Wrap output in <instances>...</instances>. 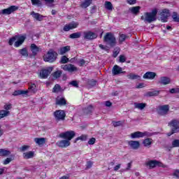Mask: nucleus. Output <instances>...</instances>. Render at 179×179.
<instances>
[{
  "mask_svg": "<svg viewBox=\"0 0 179 179\" xmlns=\"http://www.w3.org/2000/svg\"><path fill=\"white\" fill-rule=\"evenodd\" d=\"M17 40V41H15ZM26 40V35H15L10 38L8 41L9 45H13L14 41V46L17 48L20 47L23 43H24V41Z\"/></svg>",
  "mask_w": 179,
  "mask_h": 179,
  "instance_id": "1",
  "label": "nucleus"
},
{
  "mask_svg": "<svg viewBox=\"0 0 179 179\" xmlns=\"http://www.w3.org/2000/svg\"><path fill=\"white\" fill-rule=\"evenodd\" d=\"M156 16H157V8H154L150 13H145L144 15H142L141 19L144 20V22H148V23H152L156 20Z\"/></svg>",
  "mask_w": 179,
  "mask_h": 179,
  "instance_id": "2",
  "label": "nucleus"
},
{
  "mask_svg": "<svg viewBox=\"0 0 179 179\" xmlns=\"http://www.w3.org/2000/svg\"><path fill=\"white\" fill-rule=\"evenodd\" d=\"M103 41L110 47H115L117 45V39L111 32H107L103 36Z\"/></svg>",
  "mask_w": 179,
  "mask_h": 179,
  "instance_id": "3",
  "label": "nucleus"
},
{
  "mask_svg": "<svg viewBox=\"0 0 179 179\" xmlns=\"http://www.w3.org/2000/svg\"><path fill=\"white\" fill-rule=\"evenodd\" d=\"M57 57L58 53H57V52L54 51L53 50H50L47 55L43 56V61H45V62L52 64V62H55V61H57Z\"/></svg>",
  "mask_w": 179,
  "mask_h": 179,
  "instance_id": "4",
  "label": "nucleus"
},
{
  "mask_svg": "<svg viewBox=\"0 0 179 179\" xmlns=\"http://www.w3.org/2000/svg\"><path fill=\"white\" fill-rule=\"evenodd\" d=\"M169 125L171 127V132L168 133V136H171L173 134H178L179 132V121L177 120H172L169 123Z\"/></svg>",
  "mask_w": 179,
  "mask_h": 179,
  "instance_id": "5",
  "label": "nucleus"
},
{
  "mask_svg": "<svg viewBox=\"0 0 179 179\" xmlns=\"http://www.w3.org/2000/svg\"><path fill=\"white\" fill-rule=\"evenodd\" d=\"M53 115L55 121H57V122H59V121H65L66 113L64 110H57L53 113Z\"/></svg>",
  "mask_w": 179,
  "mask_h": 179,
  "instance_id": "6",
  "label": "nucleus"
},
{
  "mask_svg": "<svg viewBox=\"0 0 179 179\" xmlns=\"http://www.w3.org/2000/svg\"><path fill=\"white\" fill-rule=\"evenodd\" d=\"M146 167H149L150 170L155 169V167H164V164L162 162L157 161L156 159H151L145 163Z\"/></svg>",
  "mask_w": 179,
  "mask_h": 179,
  "instance_id": "7",
  "label": "nucleus"
},
{
  "mask_svg": "<svg viewBox=\"0 0 179 179\" xmlns=\"http://www.w3.org/2000/svg\"><path fill=\"white\" fill-rule=\"evenodd\" d=\"M76 136V133L74 131H67L63 133H61L59 136V138H62L63 139H66L69 142V141H72L73 138Z\"/></svg>",
  "mask_w": 179,
  "mask_h": 179,
  "instance_id": "8",
  "label": "nucleus"
},
{
  "mask_svg": "<svg viewBox=\"0 0 179 179\" xmlns=\"http://www.w3.org/2000/svg\"><path fill=\"white\" fill-rule=\"evenodd\" d=\"M96 38H97V34H96L92 31H83L84 40H88L89 41H92L93 40H96Z\"/></svg>",
  "mask_w": 179,
  "mask_h": 179,
  "instance_id": "9",
  "label": "nucleus"
},
{
  "mask_svg": "<svg viewBox=\"0 0 179 179\" xmlns=\"http://www.w3.org/2000/svg\"><path fill=\"white\" fill-rule=\"evenodd\" d=\"M169 111H170V106L169 105L159 106L157 110L159 115H167Z\"/></svg>",
  "mask_w": 179,
  "mask_h": 179,
  "instance_id": "10",
  "label": "nucleus"
},
{
  "mask_svg": "<svg viewBox=\"0 0 179 179\" xmlns=\"http://www.w3.org/2000/svg\"><path fill=\"white\" fill-rule=\"evenodd\" d=\"M62 69L66 72H70V73H72V72H76V71H78V67L75 66L73 64H67L66 65H62Z\"/></svg>",
  "mask_w": 179,
  "mask_h": 179,
  "instance_id": "11",
  "label": "nucleus"
},
{
  "mask_svg": "<svg viewBox=\"0 0 179 179\" xmlns=\"http://www.w3.org/2000/svg\"><path fill=\"white\" fill-rule=\"evenodd\" d=\"M78 26H79V22L73 21L68 24L64 25L63 30L64 31H69V30H73V29H77Z\"/></svg>",
  "mask_w": 179,
  "mask_h": 179,
  "instance_id": "12",
  "label": "nucleus"
},
{
  "mask_svg": "<svg viewBox=\"0 0 179 179\" xmlns=\"http://www.w3.org/2000/svg\"><path fill=\"white\" fill-rule=\"evenodd\" d=\"M19 9V7L16 6H10L8 8H4L1 10L2 15H10V13H13V12H16Z\"/></svg>",
  "mask_w": 179,
  "mask_h": 179,
  "instance_id": "13",
  "label": "nucleus"
},
{
  "mask_svg": "<svg viewBox=\"0 0 179 179\" xmlns=\"http://www.w3.org/2000/svg\"><path fill=\"white\" fill-rule=\"evenodd\" d=\"M51 72H52V67L43 69L40 73V76L42 79H47L51 74Z\"/></svg>",
  "mask_w": 179,
  "mask_h": 179,
  "instance_id": "14",
  "label": "nucleus"
},
{
  "mask_svg": "<svg viewBox=\"0 0 179 179\" xmlns=\"http://www.w3.org/2000/svg\"><path fill=\"white\" fill-rule=\"evenodd\" d=\"M169 16H170V11L167 9L162 10L160 13L161 22H163V23H166V22H167V20L169 19Z\"/></svg>",
  "mask_w": 179,
  "mask_h": 179,
  "instance_id": "15",
  "label": "nucleus"
},
{
  "mask_svg": "<svg viewBox=\"0 0 179 179\" xmlns=\"http://www.w3.org/2000/svg\"><path fill=\"white\" fill-rule=\"evenodd\" d=\"M148 135V132H141V131H136L131 134V138L132 139H136L138 138H143V136H146Z\"/></svg>",
  "mask_w": 179,
  "mask_h": 179,
  "instance_id": "16",
  "label": "nucleus"
},
{
  "mask_svg": "<svg viewBox=\"0 0 179 179\" xmlns=\"http://www.w3.org/2000/svg\"><path fill=\"white\" fill-rule=\"evenodd\" d=\"M57 145L59 148H68V146L71 145V142L68 140H61L57 141Z\"/></svg>",
  "mask_w": 179,
  "mask_h": 179,
  "instance_id": "17",
  "label": "nucleus"
},
{
  "mask_svg": "<svg viewBox=\"0 0 179 179\" xmlns=\"http://www.w3.org/2000/svg\"><path fill=\"white\" fill-rule=\"evenodd\" d=\"M113 75H120V73H125V71H122V68L118 65H115L112 69Z\"/></svg>",
  "mask_w": 179,
  "mask_h": 179,
  "instance_id": "18",
  "label": "nucleus"
},
{
  "mask_svg": "<svg viewBox=\"0 0 179 179\" xmlns=\"http://www.w3.org/2000/svg\"><path fill=\"white\" fill-rule=\"evenodd\" d=\"M159 83H160V85H164V86H166V85H170V83H171V79L167 76H162L160 78Z\"/></svg>",
  "mask_w": 179,
  "mask_h": 179,
  "instance_id": "19",
  "label": "nucleus"
},
{
  "mask_svg": "<svg viewBox=\"0 0 179 179\" xmlns=\"http://www.w3.org/2000/svg\"><path fill=\"white\" fill-rule=\"evenodd\" d=\"M22 157L25 160H29V159H33L34 157V151H28L23 152Z\"/></svg>",
  "mask_w": 179,
  "mask_h": 179,
  "instance_id": "20",
  "label": "nucleus"
},
{
  "mask_svg": "<svg viewBox=\"0 0 179 179\" xmlns=\"http://www.w3.org/2000/svg\"><path fill=\"white\" fill-rule=\"evenodd\" d=\"M128 144L134 150L139 149V146H141V143L138 141H130L128 142Z\"/></svg>",
  "mask_w": 179,
  "mask_h": 179,
  "instance_id": "21",
  "label": "nucleus"
},
{
  "mask_svg": "<svg viewBox=\"0 0 179 179\" xmlns=\"http://www.w3.org/2000/svg\"><path fill=\"white\" fill-rule=\"evenodd\" d=\"M31 15L34 19H36L38 22H41V20H43L44 19V17H45V16H44L38 13H36L34 11H32L31 13Z\"/></svg>",
  "mask_w": 179,
  "mask_h": 179,
  "instance_id": "22",
  "label": "nucleus"
},
{
  "mask_svg": "<svg viewBox=\"0 0 179 179\" xmlns=\"http://www.w3.org/2000/svg\"><path fill=\"white\" fill-rule=\"evenodd\" d=\"M31 51L32 52V55L36 57L37 53L40 51V48H38L36 44L32 43L31 44Z\"/></svg>",
  "mask_w": 179,
  "mask_h": 179,
  "instance_id": "23",
  "label": "nucleus"
},
{
  "mask_svg": "<svg viewBox=\"0 0 179 179\" xmlns=\"http://www.w3.org/2000/svg\"><path fill=\"white\" fill-rule=\"evenodd\" d=\"M156 75L157 74L155 72L148 71V72H146L143 75V78L144 79H155V78H156Z\"/></svg>",
  "mask_w": 179,
  "mask_h": 179,
  "instance_id": "24",
  "label": "nucleus"
},
{
  "mask_svg": "<svg viewBox=\"0 0 179 179\" xmlns=\"http://www.w3.org/2000/svg\"><path fill=\"white\" fill-rule=\"evenodd\" d=\"M160 94L159 90H154V91H150L146 92L145 96L146 97H153L156 96H159Z\"/></svg>",
  "mask_w": 179,
  "mask_h": 179,
  "instance_id": "25",
  "label": "nucleus"
},
{
  "mask_svg": "<svg viewBox=\"0 0 179 179\" xmlns=\"http://www.w3.org/2000/svg\"><path fill=\"white\" fill-rule=\"evenodd\" d=\"M93 0H84V1L80 5V8L83 9H86V8H89L90 5H92Z\"/></svg>",
  "mask_w": 179,
  "mask_h": 179,
  "instance_id": "26",
  "label": "nucleus"
},
{
  "mask_svg": "<svg viewBox=\"0 0 179 179\" xmlns=\"http://www.w3.org/2000/svg\"><path fill=\"white\" fill-rule=\"evenodd\" d=\"M28 90L34 94L37 93V86L34 83H31L29 85Z\"/></svg>",
  "mask_w": 179,
  "mask_h": 179,
  "instance_id": "27",
  "label": "nucleus"
},
{
  "mask_svg": "<svg viewBox=\"0 0 179 179\" xmlns=\"http://www.w3.org/2000/svg\"><path fill=\"white\" fill-rule=\"evenodd\" d=\"M34 142L36 143V145L42 146L45 143V138H35Z\"/></svg>",
  "mask_w": 179,
  "mask_h": 179,
  "instance_id": "28",
  "label": "nucleus"
},
{
  "mask_svg": "<svg viewBox=\"0 0 179 179\" xmlns=\"http://www.w3.org/2000/svg\"><path fill=\"white\" fill-rule=\"evenodd\" d=\"M10 155V151L9 150L1 148L0 149V156L1 157H6Z\"/></svg>",
  "mask_w": 179,
  "mask_h": 179,
  "instance_id": "29",
  "label": "nucleus"
},
{
  "mask_svg": "<svg viewBox=\"0 0 179 179\" xmlns=\"http://www.w3.org/2000/svg\"><path fill=\"white\" fill-rule=\"evenodd\" d=\"M29 90H15L13 93V96H20V94H27Z\"/></svg>",
  "mask_w": 179,
  "mask_h": 179,
  "instance_id": "30",
  "label": "nucleus"
},
{
  "mask_svg": "<svg viewBox=\"0 0 179 179\" xmlns=\"http://www.w3.org/2000/svg\"><path fill=\"white\" fill-rule=\"evenodd\" d=\"M129 10L133 15H138L139 12L141 11V6H134L129 8Z\"/></svg>",
  "mask_w": 179,
  "mask_h": 179,
  "instance_id": "31",
  "label": "nucleus"
},
{
  "mask_svg": "<svg viewBox=\"0 0 179 179\" xmlns=\"http://www.w3.org/2000/svg\"><path fill=\"white\" fill-rule=\"evenodd\" d=\"M69 51H71V46L66 45L62 48H60V55H64V54H66V52H69Z\"/></svg>",
  "mask_w": 179,
  "mask_h": 179,
  "instance_id": "32",
  "label": "nucleus"
},
{
  "mask_svg": "<svg viewBox=\"0 0 179 179\" xmlns=\"http://www.w3.org/2000/svg\"><path fill=\"white\" fill-rule=\"evenodd\" d=\"M128 79H130V80H135V79H138V80L141 79V76L134 73H129L127 76Z\"/></svg>",
  "mask_w": 179,
  "mask_h": 179,
  "instance_id": "33",
  "label": "nucleus"
},
{
  "mask_svg": "<svg viewBox=\"0 0 179 179\" xmlns=\"http://www.w3.org/2000/svg\"><path fill=\"white\" fill-rule=\"evenodd\" d=\"M10 114V111L0 110V120L2 118H5V117H8Z\"/></svg>",
  "mask_w": 179,
  "mask_h": 179,
  "instance_id": "34",
  "label": "nucleus"
},
{
  "mask_svg": "<svg viewBox=\"0 0 179 179\" xmlns=\"http://www.w3.org/2000/svg\"><path fill=\"white\" fill-rule=\"evenodd\" d=\"M84 113L87 114V115L92 114V113H93V105H89L87 107H86L84 109Z\"/></svg>",
  "mask_w": 179,
  "mask_h": 179,
  "instance_id": "35",
  "label": "nucleus"
},
{
  "mask_svg": "<svg viewBox=\"0 0 179 179\" xmlns=\"http://www.w3.org/2000/svg\"><path fill=\"white\" fill-rule=\"evenodd\" d=\"M135 108H138V110H143L146 107L145 103H134Z\"/></svg>",
  "mask_w": 179,
  "mask_h": 179,
  "instance_id": "36",
  "label": "nucleus"
},
{
  "mask_svg": "<svg viewBox=\"0 0 179 179\" xmlns=\"http://www.w3.org/2000/svg\"><path fill=\"white\" fill-rule=\"evenodd\" d=\"M56 104L57 106H66V99H65V98L57 99L56 100Z\"/></svg>",
  "mask_w": 179,
  "mask_h": 179,
  "instance_id": "37",
  "label": "nucleus"
},
{
  "mask_svg": "<svg viewBox=\"0 0 179 179\" xmlns=\"http://www.w3.org/2000/svg\"><path fill=\"white\" fill-rule=\"evenodd\" d=\"M52 75L55 79H58V78H61V76L62 75V71L57 70Z\"/></svg>",
  "mask_w": 179,
  "mask_h": 179,
  "instance_id": "38",
  "label": "nucleus"
},
{
  "mask_svg": "<svg viewBox=\"0 0 179 179\" xmlns=\"http://www.w3.org/2000/svg\"><path fill=\"white\" fill-rule=\"evenodd\" d=\"M152 142H153V140L152 138H145L143 141V144L144 145V146L148 148V146H150V145H152Z\"/></svg>",
  "mask_w": 179,
  "mask_h": 179,
  "instance_id": "39",
  "label": "nucleus"
},
{
  "mask_svg": "<svg viewBox=\"0 0 179 179\" xmlns=\"http://www.w3.org/2000/svg\"><path fill=\"white\" fill-rule=\"evenodd\" d=\"M82 34L80 32H75L69 35V38H80Z\"/></svg>",
  "mask_w": 179,
  "mask_h": 179,
  "instance_id": "40",
  "label": "nucleus"
},
{
  "mask_svg": "<svg viewBox=\"0 0 179 179\" xmlns=\"http://www.w3.org/2000/svg\"><path fill=\"white\" fill-rule=\"evenodd\" d=\"M19 53L20 55H22V57H29V52H27V49L26 48L20 50Z\"/></svg>",
  "mask_w": 179,
  "mask_h": 179,
  "instance_id": "41",
  "label": "nucleus"
},
{
  "mask_svg": "<svg viewBox=\"0 0 179 179\" xmlns=\"http://www.w3.org/2000/svg\"><path fill=\"white\" fill-rule=\"evenodd\" d=\"M127 38H128V36L124 34H121L119 35V43L120 44H122V43H124V41L125 40H127Z\"/></svg>",
  "mask_w": 179,
  "mask_h": 179,
  "instance_id": "42",
  "label": "nucleus"
},
{
  "mask_svg": "<svg viewBox=\"0 0 179 179\" xmlns=\"http://www.w3.org/2000/svg\"><path fill=\"white\" fill-rule=\"evenodd\" d=\"M173 148H179V139H174L172 141L170 149H173Z\"/></svg>",
  "mask_w": 179,
  "mask_h": 179,
  "instance_id": "43",
  "label": "nucleus"
},
{
  "mask_svg": "<svg viewBox=\"0 0 179 179\" xmlns=\"http://www.w3.org/2000/svg\"><path fill=\"white\" fill-rule=\"evenodd\" d=\"M105 8L108 10H113V3L110 1H105Z\"/></svg>",
  "mask_w": 179,
  "mask_h": 179,
  "instance_id": "44",
  "label": "nucleus"
},
{
  "mask_svg": "<svg viewBox=\"0 0 179 179\" xmlns=\"http://www.w3.org/2000/svg\"><path fill=\"white\" fill-rule=\"evenodd\" d=\"M59 92H61V85H59V84H56L52 89V92L58 93Z\"/></svg>",
  "mask_w": 179,
  "mask_h": 179,
  "instance_id": "45",
  "label": "nucleus"
},
{
  "mask_svg": "<svg viewBox=\"0 0 179 179\" xmlns=\"http://www.w3.org/2000/svg\"><path fill=\"white\" fill-rule=\"evenodd\" d=\"M69 62V58L66 56H62L60 59V64H68Z\"/></svg>",
  "mask_w": 179,
  "mask_h": 179,
  "instance_id": "46",
  "label": "nucleus"
},
{
  "mask_svg": "<svg viewBox=\"0 0 179 179\" xmlns=\"http://www.w3.org/2000/svg\"><path fill=\"white\" fill-rule=\"evenodd\" d=\"M86 139H87V136L83 134L75 139L74 143H76L78 141H86Z\"/></svg>",
  "mask_w": 179,
  "mask_h": 179,
  "instance_id": "47",
  "label": "nucleus"
},
{
  "mask_svg": "<svg viewBox=\"0 0 179 179\" xmlns=\"http://www.w3.org/2000/svg\"><path fill=\"white\" fill-rule=\"evenodd\" d=\"M31 2L34 6H41V1L40 0H31Z\"/></svg>",
  "mask_w": 179,
  "mask_h": 179,
  "instance_id": "48",
  "label": "nucleus"
},
{
  "mask_svg": "<svg viewBox=\"0 0 179 179\" xmlns=\"http://www.w3.org/2000/svg\"><path fill=\"white\" fill-rule=\"evenodd\" d=\"M97 83V81L94 80H88L87 85L90 86V87H94V86H96V84Z\"/></svg>",
  "mask_w": 179,
  "mask_h": 179,
  "instance_id": "49",
  "label": "nucleus"
},
{
  "mask_svg": "<svg viewBox=\"0 0 179 179\" xmlns=\"http://www.w3.org/2000/svg\"><path fill=\"white\" fill-rule=\"evenodd\" d=\"M29 149H30L29 145H24L20 148V152H26V150H29Z\"/></svg>",
  "mask_w": 179,
  "mask_h": 179,
  "instance_id": "50",
  "label": "nucleus"
},
{
  "mask_svg": "<svg viewBox=\"0 0 179 179\" xmlns=\"http://www.w3.org/2000/svg\"><path fill=\"white\" fill-rule=\"evenodd\" d=\"M92 166H93V162L92 161L87 162L85 170H89V169H92Z\"/></svg>",
  "mask_w": 179,
  "mask_h": 179,
  "instance_id": "51",
  "label": "nucleus"
},
{
  "mask_svg": "<svg viewBox=\"0 0 179 179\" xmlns=\"http://www.w3.org/2000/svg\"><path fill=\"white\" fill-rule=\"evenodd\" d=\"M4 111H9L12 108V104L10 103H6L3 106Z\"/></svg>",
  "mask_w": 179,
  "mask_h": 179,
  "instance_id": "52",
  "label": "nucleus"
},
{
  "mask_svg": "<svg viewBox=\"0 0 179 179\" xmlns=\"http://www.w3.org/2000/svg\"><path fill=\"white\" fill-rule=\"evenodd\" d=\"M118 54H120V48H116V50L113 51V58H117V57H118Z\"/></svg>",
  "mask_w": 179,
  "mask_h": 179,
  "instance_id": "53",
  "label": "nucleus"
},
{
  "mask_svg": "<svg viewBox=\"0 0 179 179\" xmlns=\"http://www.w3.org/2000/svg\"><path fill=\"white\" fill-rule=\"evenodd\" d=\"M174 22H178L179 23V17L178 16L177 13L173 12V15H172Z\"/></svg>",
  "mask_w": 179,
  "mask_h": 179,
  "instance_id": "54",
  "label": "nucleus"
},
{
  "mask_svg": "<svg viewBox=\"0 0 179 179\" xmlns=\"http://www.w3.org/2000/svg\"><path fill=\"white\" fill-rule=\"evenodd\" d=\"M125 61H127V57H125L124 55H120L119 57V62H121L122 64H124V62H125Z\"/></svg>",
  "mask_w": 179,
  "mask_h": 179,
  "instance_id": "55",
  "label": "nucleus"
},
{
  "mask_svg": "<svg viewBox=\"0 0 179 179\" xmlns=\"http://www.w3.org/2000/svg\"><path fill=\"white\" fill-rule=\"evenodd\" d=\"M169 92L171 94H174L176 93H179V88H172L169 90Z\"/></svg>",
  "mask_w": 179,
  "mask_h": 179,
  "instance_id": "56",
  "label": "nucleus"
},
{
  "mask_svg": "<svg viewBox=\"0 0 179 179\" xmlns=\"http://www.w3.org/2000/svg\"><path fill=\"white\" fill-rule=\"evenodd\" d=\"M96 143V138L94 137L91 138L88 141V145H94Z\"/></svg>",
  "mask_w": 179,
  "mask_h": 179,
  "instance_id": "57",
  "label": "nucleus"
},
{
  "mask_svg": "<svg viewBox=\"0 0 179 179\" xmlns=\"http://www.w3.org/2000/svg\"><path fill=\"white\" fill-rule=\"evenodd\" d=\"M13 159L12 158H6L3 162V164L6 165V164H9V163H10V162H12Z\"/></svg>",
  "mask_w": 179,
  "mask_h": 179,
  "instance_id": "58",
  "label": "nucleus"
},
{
  "mask_svg": "<svg viewBox=\"0 0 179 179\" xmlns=\"http://www.w3.org/2000/svg\"><path fill=\"white\" fill-rule=\"evenodd\" d=\"M70 85H72L74 87H79V84L78 83V81L73 80L70 83Z\"/></svg>",
  "mask_w": 179,
  "mask_h": 179,
  "instance_id": "59",
  "label": "nucleus"
},
{
  "mask_svg": "<svg viewBox=\"0 0 179 179\" xmlns=\"http://www.w3.org/2000/svg\"><path fill=\"white\" fill-rule=\"evenodd\" d=\"M173 176L176 178H179V169H176L174 171Z\"/></svg>",
  "mask_w": 179,
  "mask_h": 179,
  "instance_id": "60",
  "label": "nucleus"
},
{
  "mask_svg": "<svg viewBox=\"0 0 179 179\" xmlns=\"http://www.w3.org/2000/svg\"><path fill=\"white\" fill-rule=\"evenodd\" d=\"M121 124H122L121 121L113 122V127H120L121 126Z\"/></svg>",
  "mask_w": 179,
  "mask_h": 179,
  "instance_id": "61",
  "label": "nucleus"
},
{
  "mask_svg": "<svg viewBox=\"0 0 179 179\" xmlns=\"http://www.w3.org/2000/svg\"><path fill=\"white\" fill-rule=\"evenodd\" d=\"M85 64H86V61H85V59H81L79 61V66H83V65H85Z\"/></svg>",
  "mask_w": 179,
  "mask_h": 179,
  "instance_id": "62",
  "label": "nucleus"
},
{
  "mask_svg": "<svg viewBox=\"0 0 179 179\" xmlns=\"http://www.w3.org/2000/svg\"><path fill=\"white\" fill-rule=\"evenodd\" d=\"M127 3H129V5H135L136 0H127Z\"/></svg>",
  "mask_w": 179,
  "mask_h": 179,
  "instance_id": "63",
  "label": "nucleus"
},
{
  "mask_svg": "<svg viewBox=\"0 0 179 179\" xmlns=\"http://www.w3.org/2000/svg\"><path fill=\"white\" fill-rule=\"evenodd\" d=\"M120 169H121V165L120 164H118L113 168V170H114V171H118V170H120Z\"/></svg>",
  "mask_w": 179,
  "mask_h": 179,
  "instance_id": "64",
  "label": "nucleus"
}]
</instances>
